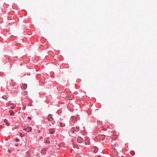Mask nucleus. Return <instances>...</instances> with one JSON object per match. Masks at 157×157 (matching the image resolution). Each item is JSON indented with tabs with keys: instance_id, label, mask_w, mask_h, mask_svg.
<instances>
[{
	"instance_id": "f257e3e1",
	"label": "nucleus",
	"mask_w": 157,
	"mask_h": 157,
	"mask_svg": "<svg viewBox=\"0 0 157 157\" xmlns=\"http://www.w3.org/2000/svg\"><path fill=\"white\" fill-rule=\"evenodd\" d=\"M33 154V152L30 151L27 152L26 153V157H30L32 156Z\"/></svg>"
},
{
	"instance_id": "f03ea898",
	"label": "nucleus",
	"mask_w": 157,
	"mask_h": 157,
	"mask_svg": "<svg viewBox=\"0 0 157 157\" xmlns=\"http://www.w3.org/2000/svg\"><path fill=\"white\" fill-rule=\"evenodd\" d=\"M78 129L79 128L78 127L73 128L71 129V131L72 133H74V132H78Z\"/></svg>"
},
{
	"instance_id": "7ed1b4c3",
	"label": "nucleus",
	"mask_w": 157,
	"mask_h": 157,
	"mask_svg": "<svg viewBox=\"0 0 157 157\" xmlns=\"http://www.w3.org/2000/svg\"><path fill=\"white\" fill-rule=\"evenodd\" d=\"M48 120V121H53V118L51 115H49L47 117Z\"/></svg>"
},
{
	"instance_id": "20e7f679",
	"label": "nucleus",
	"mask_w": 157,
	"mask_h": 157,
	"mask_svg": "<svg viewBox=\"0 0 157 157\" xmlns=\"http://www.w3.org/2000/svg\"><path fill=\"white\" fill-rule=\"evenodd\" d=\"M25 130L26 132H29L32 130V128L30 127H28L25 128Z\"/></svg>"
},
{
	"instance_id": "39448f33",
	"label": "nucleus",
	"mask_w": 157,
	"mask_h": 157,
	"mask_svg": "<svg viewBox=\"0 0 157 157\" xmlns=\"http://www.w3.org/2000/svg\"><path fill=\"white\" fill-rule=\"evenodd\" d=\"M27 85L26 84H23L21 87V88L22 90H25L27 87Z\"/></svg>"
},
{
	"instance_id": "423d86ee",
	"label": "nucleus",
	"mask_w": 157,
	"mask_h": 157,
	"mask_svg": "<svg viewBox=\"0 0 157 157\" xmlns=\"http://www.w3.org/2000/svg\"><path fill=\"white\" fill-rule=\"evenodd\" d=\"M77 141L78 143H81L83 141V139L81 137H79L77 139Z\"/></svg>"
},
{
	"instance_id": "0eeeda50",
	"label": "nucleus",
	"mask_w": 157,
	"mask_h": 157,
	"mask_svg": "<svg viewBox=\"0 0 157 157\" xmlns=\"http://www.w3.org/2000/svg\"><path fill=\"white\" fill-rule=\"evenodd\" d=\"M85 143L86 144H89L90 143V141L89 139L88 138H86L85 139Z\"/></svg>"
},
{
	"instance_id": "6e6552de",
	"label": "nucleus",
	"mask_w": 157,
	"mask_h": 157,
	"mask_svg": "<svg viewBox=\"0 0 157 157\" xmlns=\"http://www.w3.org/2000/svg\"><path fill=\"white\" fill-rule=\"evenodd\" d=\"M93 151L95 153H96L98 150V148L96 147H93Z\"/></svg>"
},
{
	"instance_id": "1a4fd4ad",
	"label": "nucleus",
	"mask_w": 157,
	"mask_h": 157,
	"mask_svg": "<svg viewBox=\"0 0 157 157\" xmlns=\"http://www.w3.org/2000/svg\"><path fill=\"white\" fill-rule=\"evenodd\" d=\"M55 132L54 130L53 129H50L49 130V132L50 134H52Z\"/></svg>"
},
{
	"instance_id": "9d476101",
	"label": "nucleus",
	"mask_w": 157,
	"mask_h": 157,
	"mask_svg": "<svg viewBox=\"0 0 157 157\" xmlns=\"http://www.w3.org/2000/svg\"><path fill=\"white\" fill-rule=\"evenodd\" d=\"M9 112L10 113V115L14 116V113L13 112L12 110H10Z\"/></svg>"
},
{
	"instance_id": "9b49d317",
	"label": "nucleus",
	"mask_w": 157,
	"mask_h": 157,
	"mask_svg": "<svg viewBox=\"0 0 157 157\" xmlns=\"http://www.w3.org/2000/svg\"><path fill=\"white\" fill-rule=\"evenodd\" d=\"M10 83L11 84V86H13L15 85V83L14 82H13L12 80H11V82H10Z\"/></svg>"
},
{
	"instance_id": "f8f14e48",
	"label": "nucleus",
	"mask_w": 157,
	"mask_h": 157,
	"mask_svg": "<svg viewBox=\"0 0 157 157\" xmlns=\"http://www.w3.org/2000/svg\"><path fill=\"white\" fill-rule=\"evenodd\" d=\"M46 152V151L45 149H44V150H42L41 151V153L42 154H45Z\"/></svg>"
},
{
	"instance_id": "ddd939ff",
	"label": "nucleus",
	"mask_w": 157,
	"mask_h": 157,
	"mask_svg": "<svg viewBox=\"0 0 157 157\" xmlns=\"http://www.w3.org/2000/svg\"><path fill=\"white\" fill-rule=\"evenodd\" d=\"M4 123H6V124L7 125V126H8L9 125V124L7 123V120L6 119H5L4 120Z\"/></svg>"
},
{
	"instance_id": "4468645a",
	"label": "nucleus",
	"mask_w": 157,
	"mask_h": 157,
	"mask_svg": "<svg viewBox=\"0 0 157 157\" xmlns=\"http://www.w3.org/2000/svg\"><path fill=\"white\" fill-rule=\"evenodd\" d=\"M105 137V136L103 135H102L100 136V138L101 139V140H102L104 139Z\"/></svg>"
},
{
	"instance_id": "2eb2a0df",
	"label": "nucleus",
	"mask_w": 157,
	"mask_h": 157,
	"mask_svg": "<svg viewBox=\"0 0 157 157\" xmlns=\"http://www.w3.org/2000/svg\"><path fill=\"white\" fill-rule=\"evenodd\" d=\"M45 143L47 144H49L50 143V141L48 140V138H47L46 139V140L45 141Z\"/></svg>"
},
{
	"instance_id": "dca6fc26",
	"label": "nucleus",
	"mask_w": 157,
	"mask_h": 157,
	"mask_svg": "<svg viewBox=\"0 0 157 157\" xmlns=\"http://www.w3.org/2000/svg\"><path fill=\"white\" fill-rule=\"evenodd\" d=\"M60 125L61 127H63L65 126L64 124H63V125L62 123V122H60Z\"/></svg>"
},
{
	"instance_id": "f3484780",
	"label": "nucleus",
	"mask_w": 157,
	"mask_h": 157,
	"mask_svg": "<svg viewBox=\"0 0 157 157\" xmlns=\"http://www.w3.org/2000/svg\"><path fill=\"white\" fill-rule=\"evenodd\" d=\"M2 98L3 99H4L6 100H7V97L6 96H2Z\"/></svg>"
},
{
	"instance_id": "a211bd4d",
	"label": "nucleus",
	"mask_w": 157,
	"mask_h": 157,
	"mask_svg": "<svg viewBox=\"0 0 157 157\" xmlns=\"http://www.w3.org/2000/svg\"><path fill=\"white\" fill-rule=\"evenodd\" d=\"M15 140L16 142H17L19 141V139L17 138L15 139Z\"/></svg>"
},
{
	"instance_id": "6ab92c4d",
	"label": "nucleus",
	"mask_w": 157,
	"mask_h": 157,
	"mask_svg": "<svg viewBox=\"0 0 157 157\" xmlns=\"http://www.w3.org/2000/svg\"><path fill=\"white\" fill-rule=\"evenodd\" d=\"M27 118L28 119H29V120H31V118L30 117H28Z\"/></svg>"
},
{
	"instance_id": "aec40b11",
	"label": "nucleus",
	"mask_w": 157,
	"mask_h": 157,
	"mask_svg": "<svg viewBox=\"0 0 157 157\" xmlns=\"http://www.w3.org/2000/svg\"><path fill=\"white\" fill-rule=\"evenodd\" d=\"M15 108V107H11V108L12 109H14Z\"/></svg>"
},
{
	"instance_id": "412c9836",
	"label": "nucleus",
	"mask_w": 157,
	"mask_h": 157,
	"mask_svg": "<svg viewBox=\"0 0 157 157\" xmlns=\"http://www.w3.org/2000/svg\"><path fill=\"white\" fill-rule=\"evenodd\" d=\"M2 126L1 125H0V129L2 128Z\"/></svg>"
}]
</instances>
